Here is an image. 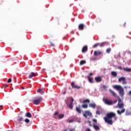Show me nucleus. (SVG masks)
Here are the masks:
<instances>
[{
  "label": "nucleus",
  "instance_id": "obj_1",
  "mask_svg": "<svg viewBox=\"0 0 131 131\" xmlns=\"http://www.w3.org/2000/svg\"><path fill=\"white\" fill-rule=\"evenodd\" d=\"M113 118H115V120H117L116 118V114L113 112H110L106 114V116L103 118V119L107 124H110V125H112L113 124Z\"/></svg>",
  "mask_w": 131,
  "mask_h": 131
},
{
  "label": "nucleus",
  "instance_id": "obj_2",
  "mask_svg": "<svg viewBox=\"0 0 131 131\" xmlns=\"http://www.w3.org/2000/svg\"><path fill=\"white\" fill-rule=\"evenodd\" d=\"M114 89L119 92V94L121 97L124 96V90L120 85H113Z\"/></svg>",
  "mask_w": 131,
  "mask_h": 131
},
{
  "label": "nucleus",
  "instance_id": "obj_3",
  "mask_svg": "<svg viewBox=\"0 0 131 131\" xmlns=\"http://www.w3.org/2000/svg\"><path fill=\"white\" fill-rule=\"evenodd\" d=\"M102 100L105 105H107L108 106H111L113 105V101H112L111 100L108 99V98H103Z\"/></svg>",
  "mask_w": 131,
  "mask_h": 131
},
{
  "label": "nucleus",
  "instance_id": "obj_4",
  "mask_svg": "<svg viewBox=\"0 0 131 131\" xmlns=\"http://www.w3.org/2000/svg\"><path fill=\"white\" fill-rule=\"evenodd\" d=\"M42 101V97H39L37 99H34L33 101V104L35 105H39L41 102Z\"/></svg>",
  "mask_w": 131,
  "mask_h": 131
},
{
  "label": "nucleus",
  "instance_id": "obj_5",
  "mask_svg": "<svg viewBox=\"0 0 131 131\" xmlns=\"http://www.w3.org/2000/svg\"><path fill=\"white\" fill-rule=\"evenodd\" d=\"M118 105L120 109H121L123 108V107H124V105L123 104V101H122L121 99H120V98H118Z\"/></svg>",
  "mask_w": 131,
  "mask_h": 131
},
{
  "label": "nucleus",
  "instance_id": "obj_6",
  "mask_svg": "<svg viewBox=\"0 0 131 131\" xmlns=\"http://www.w3.org/2000/svg\"><path fill=\"white\" fill-rule=\"evenodd\" d=\"M92 114L89 111H84L83 116L85 117V118H87L88 116H92Z\"/></svg>",
  "mask_w": 131,
  "mask_h": 131
},
{
  "label": "nucleus",
  "instance_id": "obj_7",
  "mask_svg": "<svg viewBox=\"0 0 131 131\" xmlns=\"http://www.w3.org/2000/svg\"><path fill=\"white\" fill-rule=\"evenodd\" d=\"M118 81L119 82H121V81H123L122 82L123 84H126L127 83V82H126L125 77H121L119 78L118 79Z\"/></svg>",
  "mask_w": 131,
  "mask_h": 131
},
{
  "label": "nucleus",
  "instance_id": "obj_8",
  "mask_svg": "<svg viewBox=\"0 0 131 131\" xmlns=\"http://www.w3.org/2000/svg\"><path fill=\"white\" fill-rule=\"evenodd\" d=\"M71 85L73 89H77V90H79V89H81V88L80 86L76 85L75 83H74V82H72L71 84Z\"/></svg>",
  "mask_w": 131,
  "mask_h": 131
},
{
  "label": "nucleus",
  "instance_id": "obj_9",
  "mask_svg": "<svg viewBox=\"0 0 131 131\" xmlns=\"http://www.w3.org/2000/svg\"><path fill=\"white\" fill-rule=\"evenodd\" d=\"M98 55H102V51L98 50V51H95L94 52V56H98Z\"/></svg>",
  "mask_w": 131,
  "mask_h": 131
},
{
  "label": "nucleus",
  "instance_id": "obj_10",
  "mask_svg": "<svg viewBox=\"0 0 131 131\" xmlns=\"http://www.w3.org/2000/svg\"><path fill=\"white\" fill-rule=\"evenodd\" d=\"M95 80L96 82H101L102 81V77H96L95 78Z\"/></svg>",
  "mask_w": 131,
  "mask_h": 131
},
{
  "label": "nucleus",
  "instance_id": "obj_11",
  "mask_svg": "<svg viewBox=\"0 0 131 131\" xmlns=\"http://www.w3.org/2000/svg\"><path fill=\"white\" fill-rule=\"evenodd\" d=\"M36 76V74L34 72H31L30 75H29L28 78H32V77H35Z\"/></svg>",
  "mask_w": 131,
  "mask_h": 131
},
{
  "label": "nucleus",
  "instance_id": "obj_12",
  "mask_svg": "<svg viewBox=\"0 0 131 131\" xmlns=\"http://www.w3.org/2000/svg\"><path fill=\"white\" fill-rule=\"evenodd\" d=\"M80 107H81V106L79 105V107L76 106V110L77 112H78V113H79V114H80V113H81V110L80 109Z\"/></svg>",
  "mask_w": 131,
  "mask_h": 131
},
{
  "label": "nucleus",
  "instance_id": "obj_13",
  "mask_svg": "<svg viewBox=\"0 0 131 131\" xmlns=\"http://www.w3.org/2000/svg\"><path fill=\"white\" fill-rule=\"evenodd\" d=\"M78 28L79 30H83V29H84V25H83V24H80Z\"/></svg>",
  "mask_w": 131,
  "mask_h": 131
},
{
  "label": "nucleus",
  "instance_id": "obj_14",
  "mask_svg": "<svg viewBox=\"0 0 131 131\" xmlns=\"http://www.w3.org/2000/svg\"><path fill=\"white\" fill-rule=\"evenodd\" d=\"M124 112H125V109L124 108H123L122 111H117V113L119 115H121V114H122V113H124Z\"/></svg>",
  "mask_w": 131,
  "mask_h": 131
},
{
  "label": "nucleus",
  "instance_id": "obj_15",
  "mask_svg": "<svg viewBox=\"0 0 131 131\" xmlns=\"http://www.w3.org/2000/svg\"><path fill=\"white\" fill-rule=\"evenodd\" d=\"M25 117H28L29 118H31V117H32V115H31V113L27 112L26 113Z\"/></svg>",
  "mask_w": 131,
  "mask_h": 131
},
{
  "label": "nucleus",
  "instance_id": "obj_16",
  "mask_svg": "<svg viewBox=\"0 0 131 131\" xmlns=\"http://www.w3.org/2000/svg\"><path fill=\"white\" fill-rule=\"evenodd\" d=\"M93 127L95 130H100V127L95 124H93Z\"/></svg>",
  "mask_w": 131,
  "mask_h": 131
},
{
  "label": "nucleus",
  "instance_id": "obj_17",
  "mask_svg": "<svg viewBox=\"0 0 131 131\" xmlns=\"http://www.w3.org/2000/svg\"><path fill=\"white\" fill-rule=\"evenodd\" d=\"M96 103H90L89 104V107H91V108H93V109H95L96 107Z\"/></svg>",
  "mask_w": 131,
  "mask_h": 131
},
{
  "label": "nucleus",
  "instance_id": "obj_18",
  "mask_svg": "<svg viewBox=\"0 0 131 131\" xmlns=\"http://www.w3.org/2000/svg\"><path fill=\"white\" fill-rule=\"evenodd\" d=\"M82 53H85V52H88V46H84L82 50Z\"/></svg>",
  "mask_w": 131,
  "mask_h": 131
},
{
  "label": "nucleus",
  "instance_id": "obj_19",
  "mask_svg": "<svg viewBox=\"0 0 131 131\" xmlns=\"http://www.w3.org/2000/svg\"><path fill=\"white\" fill-rule=\"evenodd\" d=\"M38 93H39V94H43L45 93V90L41 89H39L37 91Z\"/></svg>",
  "mask_w": 131,
  "mask_h": 131
},
{
  "label": "nucleus",
  "instance_id": "obj_20",
  "mask_svg": "<svg viewBox=\"0 0 131 131\" xmlns=\"http://www.w3.org/2000/svg\"><path fill=\"white\" fill-rule=\"evenodd\" d=\"M111 75L114 77H116L117 76V73L115 71H112L111 72Z\"/></svg>",
  "mask_w": 131,
  "mask_h": 131
},
{
  "label": "nucleus",
  "instance_id": "obj_21",
  "mask_svg": "<svg viewBox=\"0 0 131 131\" xmlns=\"http://www.w3.org/2000/svg\"><path fill=\"white\" fill-rule=\"evenodd\" d=\"M109 91L114 97H117L116 93H115V92L112 91V90L111 89H110Z\"/></svg>",
  "mask_w": 131,
  "mask_h": 131
},
{
  "label": "nucleus",
  "instance_id": "obj_22",
  "mask_svg": "<svg viewBox=\"0 0 131 131\" xmlns=\"http://www.w3.org/2000/svg\"><path fill=\"white\" fill-rule=\"evenodd\" d=\"M123 70L126 71L127 72H131V69L128 68H123Z\"/></svg>",
  "mask_w": 131,
  "mask_h": 131
},
{
  "label": "nucleus",
  "instance_id": "obj_23",
  "mask_svg": "<svg viewBox=\"0 0 131 131\" xmlns=\"http://www.w3.org/2000/svg\"><path fill=\"white\" fill-rule=\"evenodd\" d=\"M90 102H91V100H90V99H86L84 100H83L82 103H83V104H86V103H90Z\"/></svg>",
  "mask_w": 131,
  "mask_h": 131
},
{
  "label": "nucleus",
  "instance_id": "obj_24",
  "mask_svg": "<svg viewBox=\"0 0 131 131\" xmlns=\"http://www.w3.org/2000/svg\"><path fill=\"white\" fill-rule=\"evenodd\" d=\"M88 78L89 82H91V83H93V80H94V79H93V78L90 77V76H88Z\"/></svg>",
  "mask_w": 131,
  "mask_h": 131
},
{
  "label": "nucleus",
  "instance_id": "obj_25",
  "mask_svg": "<svg viewBox=\"0 0 131 131\" xmlns=\"http://www.w3.org/2000/svg\"><path fill=\"white\" fill-rule=\"evenodd\" d=\"M82 108H84V109H86L88 107V104L84 103V104L82 105Z\"/></svg>",
  "mask_w": 131,
  "mask_h": 131
},
{
  "label": "nucleus",
  "instance_id": "obj_26",
  "mask_svg": "<svg viewBox=\"0 0 131 131\" xmlns=\"http://www.w3.org/2000/svg\"><path fill=\"white\" fill-rule=\"evenodd\" d=\"M85 63H86V61H85V60H81L80 62V64L83 65V64H85Z\"/></svg>",
  "mask_w": 131,
  "mask_h": 131
},
{
  "label": "nucleus",
  "instance_id": "obj_27",
  "mask_svg": "<svg viewBox=\"0 0 131 131\" xmlns=\"http://www.w3.org/2000/svg\"><path fill=\"white\" fill-rule=\"evenodd\" d=\"M59 119H62L64 118V114H60L58 115Z\"/></svg>",
  "mask_w": 131,
  "mask_h": 131
},
{
  "label": "nucleus",
  "instance_id": "obj_28",
  "mask_svg": "<svg viewBox=\"0 0 131 131\" xmlns=\"http://www.w3.org/2000/svg\"><path fill=\"white\" fill-rule=\"evenodd\" d=\"M111 52V48H107L106 50V53H107V54H110Z\"/></svg>",
  "mask_w": 131,
  "mask_h": 131
},
{
  "label": "nucleus",
  "instance_id": "obj_29",
  "mask_svg": "<svg viewBox=\"0 0 131 131\" xmlns=\"http://www.w3.org/2000/svg\"><path fill=\"white\" fill-rule=\"evenodd\" d=\"M68 107L70 108V109H72L73 108V103H70Z\"/></svg>",
  "mask_w": 131,
  "mask_h": 131
},
{
  "label": "nucleus",
  "instance_id": "obj_30",
  "mask_svg": "<svg viewBox=\"0 0 131 131\" xmlns=\"http://www.w3.org/2000/svg\"><path fill=\"white\" fill-rule=\"evenodd\" d=\"M98 46H99V43H97L95 44V45L93 46V48L94 49H95V48H97V47H98Z\"/></svg>",
  "mask_w": 131,
  "mask_h": 131
},
{
  "label": "nucleus",
  "instance_id": "obj_31",
  "mask_svg": "<svg viewBox=\"0 0 131 131\" xmlns=\"http://www.w3.org/2000/svg\"><path fill=\"white\" fill-rule=\"evenodd\" d=\"M23 119V118H22L21 117H19L17 121H18L19 122H20V121H22Z\"/></svg>",
  "mask_w": 131,
  "mask_h": 131
},
{
  "label": "nucleus",
  "instance_id": "obj_32",
  "mask_svg": "<svg viewBox=\"0 0 131 131\" xmlns=\"http://www.w3.org/2000/svg\"><path fill=\"white\" fill-rule=\"evenodd\" d=\"M25 121L26 122V123H29L30 120L28 118H26L25 119Z\"/></svg>",
  "mask_w": 131,
  "mask_h": 131
},
{
  "label": "nucleus",
  "instance_id": "obj_33",
  "mask_svg": "<svg viewBox=\"0 0 131 131\" xmlns=\"http://www.w3.org/2000/svg\"><path fill=\"white\" fill-rule=\"evenodd\" d=\"M91 60L92 61H95V60H97V58L92 57L91 58Z\"/></svg>",
  "mask_w": 131,
  "mask_h": 131
},
{
  "label": "nucleus",
  "instance_id": "obj_34",
  "mask_svg": "<svg viewBox=\"0 0 131 131\" xmlns=\"http://www.w3.org/2000/svg\"><path fill=\"white\" fill-rule=\"evenodd\" d=\"M11 81H12V79L9 78V79H8L7 82H8V83H10V82H11Z\"/></svg>",
  "mask_w": 131,
  "mask_h": 131
},
{
  "label": "nucleus",
  "instance_id": "obj_35",
  "mask_svg": "<svg viewBox=\"0 0 131 131\" xmlns=\"http://www.w3.org/2000/svg\"><path fill=\"white\" fill-rule=\"evenodd\" d=\"M88 123L89 124L90 126H93V125H92V122L91 121H88Z\"/></svg>",
  "mask_w": 131,
  "mask_h": 131
},
{
  "label": "nucleus",
  "instance_id": "obj_36",
  "mask_svg": "<svg viewBox=\"0 0 131 131\" xmlns=\"http://www.w3.org/2000/svg\"><path fill=\"white\" fill-rule=\"evenodd\" d=\"M93 121L94 123H97V119H93Z\"/></svg>",
  "mask_w": 131,
  "mask_h": 131
},
{
  "label": "nucleus",
  "instance_id": "obj_37",
  "mask_svg": "<svg viewBox=\"0 0 131 131\" xmlns=\"http://www.w3.org/2000/svg\"><path fill=\"white\" fill-rule=\"evenodd\" d=\"M54 115H59V112L58 111L55 112Z\"/></svg>",
  "mask_w": 131,
  "mask_h": 131
},
{
  "label": "nucleus",
  "instance_id": "obj_38",
  "mask_svg": "<svg viewBox=\"0 0 131 131\" xmlns=\"http://www.w3.org/2000/svg\"><path fill=\"white\" fill-rule=\"evenodd\" d=\"M73 102H74V99L72 98V99H71V104H73Z\"/></svg>",
  "mask_w": 131,
  "mask_h": 131
},
{
  "label": "nucleus",
  "instance_id": "obj_39",
  "mask_svg": "<svg viewBox=\"0 0 131 131\" xmlns=\"http://www.w3.org/2000/svg\"><path fill=\"white\" fill-rule=\"evenodd\" d=\"M96 114L97 115H100V112L99 111H96Z\"/></svg>",
  "mask_w": 131,
  "mask_h": 131
},
{
  "label": "nucleus",
  "instance_id": "obj_40",
  "mask_svg": "<svg viewBox=\"0 0 131 131\" xmlns=\"http://www.w3.org/2000/svg\"><path fill=\"white\" fill-rule=\"evenodd\" d=\"M50 45L51 47H55V45H54V43H53L52 42H50Z\"/></svg>",
  "mask_w": 131,
  "mask_h": 131
},
{
  "label": "nucleus",
  "instance_id": "obj_41",
  "mask_svg": "<svg viewBox=\"0 0 131 131\" xmlns=\"http://www.w3.org/2000/svg\"><path fill=\"white\" fill-rule=\"evenodd\" d=\"M118 69H119L120 70H122V67H121V66L118 67Z\"/></svg>",
  "mask_w": 131,
  "mask_h": 131
},
{
  "label": "nucleus",
  "instance_id": "obj_42",
  "mask_svg": "<svg viewBox=\"0 0 131 131\" xmlns=\"http://www.w3.org/2000/svg\"><path fill=\"white\" fill-rule=\"evenodd\" d=\"M113 104H116V103H117V100H114V101H113Z\"/></svg>",
  "mask_w": 131,
  "mask_h": 131
},
{
  "label": "nucleus",
  "instance_id": "obj_43",
  "mask_svg": "<svg viewBox=\"0 0 131 131\" xmlns=\"http://www.w3.org/2000/svg\"><path fill=\"white\" fill-rule=\"evenodd\" d=\"M66 93H67L66 90H64V91L62 92V94H63V95H65V94H66Z\"/></svg>",
  "mask_w": 131,
  "mask_h": 131
},
{
  "label": "nucleus",
  "instance_id": "obj_44",
  "mask_svg": "<svg viewBox=\"0 0 131 131\" xmlns=\"http://www.w3.org/2000/svg\"><path fill=\"white\" fill-rule=\"evenodd\" d=\"M4 86H5V88H8L9 87V86H8V85H7L6 84H4Z\"/></svg>",
  "mask_w": 131,
  "mask_h": 131
},
{
  "label": "nucleus",
  "instance_id": "obj_45",
  "mask_svg": "<svg viewBox=\"0 0 131 131\" xmlns=\"http://www.w3.org/2000/svg\"><path fill=\"white\" fill-rule=\"evenodd\" d=\"M102 88H103V89H106L107 88V86L105 85H103L102 86Z\"/></svg>",
  "mask_w": 131,
  "mask_h": 131
},
{
  "label": "nucleus",
  "instance_id": "obj_46",
  "mask_svg": "<svg viewBox=\"0 0 131 131\" xmlns=\"http://www.w3.org/2000/svg\"><path fill=\"white\" fill-rule=\"evenodd\" d=\"M73 121H74L73 120H70V121H69V122L70 123H71V122H73Z\"/></svg>",
  "mask_w": 131,
  "mask_h": 131
},
{
  "label": "nucleus",
  "instance_id": "obj_47",
  "mask_svg": "<svg viewBox=\"0 0 131 131\" xmlns=\"http://www.w3.org/2000/svg\"><path fill=\"white\" fill-rule=\"evenodd\" d=\"M128 95H129V96H131V91H129Z\"/></svg>",
  "mask_w": 131,
  "mask_h": 131
},
{
  "label": "nucleus",
  "instance_id": "obj_48",
  "mask_svg": "<svg viewBox=\"0 0 131 131\" xmlns=\"http://www.w3.org/2000/svg\"><path fill=\"white\" fill-rule=\"evenodd\" d=\"M85 131H92V130H91V129H90V128H87V129H86Z\"/></svg>",
  "mask_w": 131,
  "mask_h": 131
},
{
  "label": "nucleus",
  "instance_id": "obj_49",
  "mask_svg": "<svg viewBox=\"0 0 131 131\" xmlns=\"http://www.w3.org/2000/svg\"><path fill=\"white\" fill-rule=\"evenodd\" d=\"M92 75H94V74H93V73H90V76H92Z\"/></svg>",
  "mask_w": 131,
  "mask_h": 131
},
{
  "label": "nucleus",
  "instance_id": "obj_50",
  "mask_svg": "<svg viewBox=\"0 0 131 131\" xmlns=\"http://www.w3.org/2000/svg\"><path fill=\"white\" fill-rule=\"evenodd\" d=\"M3 105H0V108H3Z\"/></svg>",
  "mask_w": 131,
  "mask_h": 131
},
{
  "label": "nucleus",
  "instance_id": "obj_51",
  "mask_svg": "<svg viewBox=\"0 0 131 131\" xmlns=\"http://www.w3.org/2000/svg\"><path fill=\"white\" fill-rule=\"evenodd\" d=\"M126 115H129V114H127V113H126Z\"/></svg>",
  "mask_w": 131,
  "mask_h": 131
},
{
  "label": "nucleus",
  "instance_id": "obj_52",
  "mask_svg": "<svg viewBox=\"0 0 131 131\" xmlns=\"http://www.w3.org/2000/svg\"><path fill=\"white\" fill-rule=\"evenodd\" d=\"M124 25H125V23H124Z\"/></svg>",
  "mask_w": 131,
  "mask_h": 131
}]
</instances>
